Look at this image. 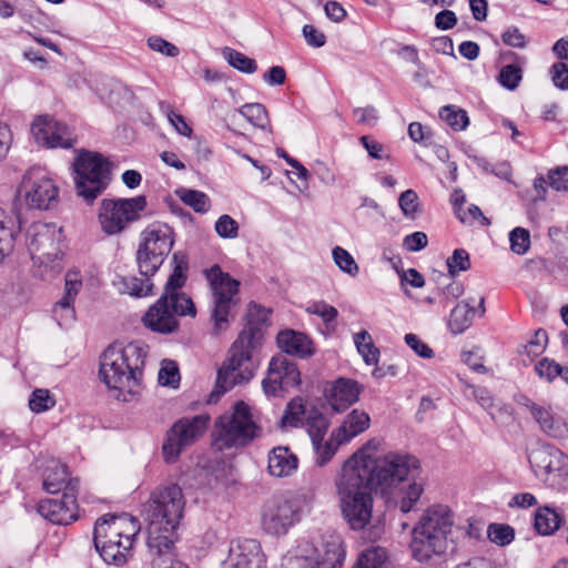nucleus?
<instances>
[{"mask_svg": "<svg viewBox=\"0 0 568 568\" xmlns=\"http://www.w3.org/2000/svg\"><path fill=\"white\" fill-rule=\"evenodd\" d=\"M475 308L468 302L458 303L450 313L449 327L454 334L468 328L474 320Z\"/></svg>", "mask_w": 568, "mask_h": 568, "instance_id": "7c9ffc66", "label": "nucleus"}, {"mask_svg": "<svg viewBox=\"0 0 568 568\" xmlns=\"http://www.w3.org/2000/svg\"><path fill=\"white\" fill-rule=\"evenodd\" d=\"M503 42L513 48L524 49L527 45V38L517 27L507 28L501 34Z\"/></svg>", "mask_w": 568, "mask_h": 568, "instance_id": "69168bd1", "label": "nucleus"}, {"mask_svg": "<svg viewBox=\"0 0 568 568\" xmlns=\"http://www.w3.org/2000/svg\"><path fill=\"white\" fill-rule=\"evenodd\" d=\"M31 133L38 144L50 149H70L75 143L71 130L49 115L37 116L32 122Z\"/></svg>", "mask_w": 568, "mask_h": 568, "instance_id": "aec40b11", "label": "nucleus"}, {"mask_svg": "<svg viewBox=\"0 0 568 568\" xmlns=\"http://www.w3.org/2000/svg\"><path fill=\"white\" fill-rule=\"evenodd\" d=\"M453 526L454 514L448 506L439 504L428 507L413 529L410 548L414 558L427 561L434 555L444 554Z\"/></svg>", "mask_w": 568, "mask_h": 568, "instance_id": "423d86ee", "label": "nucleus"}, {"mask_svg": "<svg viewBox=\"0 0 568 568\" xmlns=\"http://www.w3.org/2000/svg\"><path fill=\"white\" fill-rule=\"evenodd\" d=\"M353 460H346L335 480L342 516L352 530L364 529L372 519V489L352 469Z\"/></svg>", "mask_w": 568, "mask_h": 568, "instance_id": "39448f33", "label": "nucleus"}, {"mask_svg": "<svg viewBox=\"0 0 568 568\" xmlns=\"http://www.w3.org/2000/svg\"><path fill=\"white\" fill-rule=\"evenodd\" d=\"M398 205L406 217L414 219L415 214L419 211L417 193L412 189L404 191L398 197Z\"/></svg>", "mask_w": 568, "mask_h": 568, "instance_id": "603ef678", "label": "nucleus"}, {"mask_svg": "<svg viewBox=\"0 0 568 568\" xmlns=\"http://www.w3.org/2000/svg\"><path fill=\"white\" fill-rule=\"evenodd\" d=\"M209 417L204 415L178 420L168 432L162 446V453L166 463H174L180 454L196 442L207 427Z\"/></svg>", "mask_w": 568, "mask_h": 568, "instance_id": "4468645a", "label": "nucleus"}, {"mask_svg": "<svg viewBox=\"0 0 568 568\" xmlns=\"http://www.w3.org/2000/svg\"><path fill=\"white\" fill-rule=\"evenodd\" d=\"M142 196L132 199H103L99 206L98 220L101 230L114 235L124 231L140 217Z\"/></svg>", "mask_w": 568, "mask_h": 568, "instance_id": "ddd939ff", "label": "nucleus"}, {"mask_svg": "<svg viewBox=\"0 0 568 568\" xmlns=\"http://www.w3.org/2000/svg\"><path fill=\"white\" fill-rule=\"evenodd\" d=\"M463 385L466 389L471 392L473 398L491 416L493 415V408L495 407V398L490 390H488L486 387L481 386H475L466 381H462Z\"/></svg>", "mask_w": 568, "mask_h": 568, "instance_id": "09e8293b", "label": "nucleus"}, {"mask_svg": "<svg viewBox=\"0 0 568 568\" xmlns=\"http://www.w3.org/2000/svg\"><path fill=\"white\" fill-rule=\"evenodd\" d=\"M71 480L78 479L69 477L67 466L60 462L51 460L44 471L43 489L49 494H57L61 490L64 493L68 491L67 486Z\"/></svg>", "mask_w": 568, "mask_h": 568, "instance_id": "bb28decb", "label": "nucleus"}, {"mask_svg": "<svg viewBox=\"0 0 568 568\" xmlns=\"http://www.w3.org/2000/svg\"><path fill=\"white\" fill-rule=\"evenodd\" d=\"M354 344L367 365L378 362L379 351L375 347L372 336L367 331H361L353 336Z\"/></svg>", "mask_w": 568, "mask_h": 568, "instance_id": "473e14b6", "label": "nucleus"}, {"mask_svg": "<svg viewBox=\"0 0 568 568\" xmlns=\"http://www.w3.org/2000/svg\"><path fill=\"white\" fill-rule=\"evenodd\" d=\"M332 255L335 264L342 272L353 277L358 274L359 267L348 251L341 246H336L333 248Z\"/></svg>", "mask_w": 568, "mask_h": 568, "instance_id": "a18cd8bd", "label": "nucleus"}, {"mask_svg": "<svg viewBox=\"0 0 568 568\" xmlns=\"http://www.w3.org/2000/svg\"><path fill=\"white\" fill-rule=\"evenodd\" d=\"M427 235L420 231L408 234L403 240V247L408 252L422 251L427 246Z\"/></svg>", "mask_w": 568, "mask_h": 568, "instance_id": "774afa93", "label": "nucleus"}, {"mask_svg": "<svg viewBox=\"0 0 568 568\" xmlns=\"http://www.w3.org/2000/svg\"><path fill=\"white\" fill-rule=\"evenodd\" d=\"M140 531L136 518L129 514L104 515L98 519L94 526L93 542L97 550H103L106 558L122 560L121 556L110 555L114 542L125 538H135Z\"/></svg>", "mask_w": 568, "mask_h": 568, "instance_id": "f8f14e48", "label": "nucleus"}, {"mask_svg": "<svg viewBox=\"0 0 568 568\" xmlns=\"http://www.w3.org/2000/svg\"><path fill=\"white\" fill-rule=\"evenodd\" d=\"M82 287V281L80 278L79 272L70 271L65 274V293L63 297L55 304L53 312L58 313L59 310L65 311V316H62L61 320H73L74 318V308L72 306L75 296L80 292Z\"/></svg>", "mask_w": 568, "mask_h": 568, "instance_id": "cd10ccee", "label": "nucleus"}, {"mask_svg": "<svg viewBox=\"0 0 568 568\" xmlns=\"http://www.w3.org/2000/svg\"><path fill=\"white\" fill-rule=\"evenodd\" d=\"M278 347L286 354L307 357L313 354L312 341L303 333L285 329L277 334Z\"/></svg>", "mask_w": 568, "mask_h": 568, "instance_id": "a878e982", "label": "nucleus"}, {"mask_svg": "<svg viewBox=\"0 0 568 568\" xmlns=\"http://www.w3.org/2000/svg\"><path fill=\"white\" fill-rule=\"evenodd\" d=\"M79 480L69 481L61 500L45 499L39 503L38 513L57 525H69L78 518L77 493Z\"/></svg>", "mask_w": 568, "mask_h": 568, "instance_id": "6ab92c4d", "label": "nucleus"}, {"mask_svg": "<svg viewBox=\"0 0 568 568\" xmlns=\"http://www.w3.org/2000/svg\"><path fill=\"white\" fill-rule=\"evenodd\" d=\"M222 54L232 68L242 73L252 74L257 70L255 60L235 49L226 47L223 49Z\"/></svg>", "mask_w": 568, "mask_h": 568, "instance_id": "72a5a7b5", "label": "nucleus"}, {"mask_svg": "<svg viewBox=\"0 0 568 568\" xmlns=\"http://www.w3.org/2000/svg\"><path fill=\"white\" fill-rule=\"evenodd\" d=\"M111 163L101 154L81 151L73 162L75 190L87 202L94 201L111 182Z\"/></svg>", "mask_w": 568, "mask_h": 568, "instance_id": "9b49d317", "label": "nucleus"}, {"mask_svg": "<svg viewBox=\"0 0 568 568\" xmlns=\"http://www.w3.org/2000/svg\"><path fill=\"white\" fill-rule=\"evenodd\" d=\"M148 45L154 52L161 53L165 57L175 58L180 54V49L159 36H151L148 39Z\"/></svg>", "mask_w": 568, "mask_h": 568, "instance_id": "680f3d73", "label": "nucleus"}, {"mask_svg": "<svg viewBox=\"0 0 568 568\" xmlns=\"http://www.w3.org/2000/svg\"><path fill=\"white\" fill-rule=\"evenodd\" d=\"M361 386L356 381L341 377L326 388V398L334 412H344L358 400Z\"/></svg>", "mask_w": 568, "mask_h": 568, "instance_id": "4be33fe9", "label": "nucleus"}, {"mask_svg": "<svg viewBox=\"0 0 568 568\" xmlns=\"http://www.w3.org/2000/svg\"><path fill=\"white\" fill-rule=\"evenodd\" d=\"M347 460L354 462L352 469L372 490L379 491L404 514L415 508L424 493V483L417 478L419 462L414 456L389 453L372 458L358 452Z\"/></svg>", "mask_w": 568, "mask_h": 568, "instance_id": "f257e3e1", "label": "nucleus"}, {"mask_svg": "<svg viewBox=\"0 0 568 568\" xmlns=\"http://www.w3.org/2000/svg\"><path fill=\"white\" fill-rule=\"evenodd\" d=\"M448 273L455 276L459 272H465L470 268V257L466 250L456 248L452 256L446 261Z\"/></svg>", "mask_w": 568, "mask_h": 568, "instance_id": "8fccbe9b", "label": "nucleus"}, {"mask_svg": "<svg viewBox=\"0 0 568 568\" xmlns=\"http://www.w3.org/2000/svg\"><path fill=\"white\" fill-rule=\"evenodd\" d=\"M186 267L182 266L181 264H178L172 274L170 275L165 287H164V294L162 296H170L173 294L180 293L179 290L184 285L186 276L184 275V270Z\"/></svg>", "mask_w": 568, "mask_h": 568, "instance_id": "0e129e2a", "label": "nucleus"}, {"mask_svg": "<svg viewBox=\"0 0 568 568\" xmlns=\"http://www.w3.org/2000/svg\"><path fill=\"white\" fill-rule=\"evenodd\" d=\"M144 325L154 332L169 334L174 332L179 323L170 310L168 298L161 296L144 314Z\"/></svg>", "mask_w": 568, "mask_h": 568, "instance_id": "5701e85b", "label": "nucleus"}, {"mask_svg": "<svg viewBox=\"0 0 568 568\" xmlns=\"http://www.w3.org/2000/svg\"><path fill=\"white\" fill-rule=\"evenodd\" d=\"M19 195L31 209L49 210L58 203L59 190L40 169H32L23 175Z\"/></svg>", "mask_w": 568, "mask_h": 568, "instance_id": "2eb2a0df", "label": "nucleus"}, {"mask_svg": "<svg viewBox=\"0 0 568 568\" xmlns=\"http://www.w3.org/2000/svg\"><path fill=\"white\" fill-rule=\"evenodd\" d=\"M371 424L369 415L361 409H353L344 418L342 425L334 429V438H337L338 443H348L354 437L364 433Z\"/></svg>", "mask_w": 568, "mask_h": 568, "instance_id": "b1692460", "label": "nucleus"}, {"mask_svg": "<svg viewBox=\"0 0 568 568\" xmlns=\"http://www.w3.org/2000/svg\"><path fill=\"white\" fill-rule=\"evenodd\" d=\"M173 245L171 230L165 224L153 223L144 231V276L155 272Z\"/></svg>", "mask_w": 568, "mask_h": 568, "instance_id": "dca6fc26", "label": "nucleus"}, {"mask_svg": "<svg viewBox=\"0 0 568 568\" xmlns=\"http://www.w3.org/2000/svg\"><path fill=\"white\" fill-rule=\"evenodd\" d=\"M548 184L558 192L568 191V165L557 166L548 171Z\"/></svg>", "mask_w": 568, "mask_h": 568, "instance_id": "4d7b16f0", "label": "nucleus"}, {"mask_svg": "<svg viewBox=\"0 0 568 568\" xmlns=\"http://www.w3.org/2000/svg\"><path fill=\"white\" fill-rule=\"evenodd\" d=\"M306 312L320 316L325 324H329L338 316L337 310L324 301L314 302L306 307Z\"/></svg>", "mask_w": 568, "mask_h": 568, "instance_id": "052dcab7", "label": "nucleus"}, {"mask_svg": "<svg viewBox=\"0 0 568 568\" xmlns=\"http://www.w3.org/2000/svg\"><path fill=\"white\" fill-rule=\"evenodd\" d=\"M265 555L255 539H239L231 542L229 557L222 568H264Z\"/></svg>", "mask_w": 568, "mask_h": 568, "instance_id": "412c9836", "label": "nucleus"}, {"mask_svg": "<svg viewBox=\"0 0 568 568\" xmlns=\"http://www.w3.org/2000/svg\"><path fill=\"white\" fill-rule=\"evenodd\" d=\"M523 79V71L516 64H508L501 68L499 72V82L503 87L514 90L519 85Z\"/></svg>", "mask_w": 568, "mask_h": 568, "instance_id": "6e6d98bb", "label": "nucleus"}, {"mask_svg": "<svg viewBox=\"0 0 568 568\" xmlns=\"http://www.w3.org/2000/svg\"><path fill=\"white\" fill-rule=\"evenodd\" d=\"M387 551L381 546H372L362 551L354 568H383Z\"/></svg>", "mask_w": 568, "mask_h": 568, "instance_id": "f704fd0d", "label": "nucleus"}, {"mask_svg": "<svg viewBox=\"0 0 568 568\" xmlns=\"http://www.w3.org/2000/svg\"><path fill=\"white\" fill-rule=\"evenodd\" d=\"M527 407L529 408L534 418L539 424L542 432H545L546 434H548L552 437L561 436V429L559 426H557L555 424L554 417L549 410L545 409L544 407H541L532 402L527 404Z\"/></svg>", "mask_w": 568, "mask_h": 568, "instance_id": "e433bc0d", "label": "nucleus"}, {"mask_svg": "<svg viewBox=\"0 0 568 568\" xmlns=\"http://www.w3.org/2000/svg\"><path fill=\"white\" fill-rule=\"evenodd\" d=\"M158 381L162 386L176 388L180 384V372L178 364L171 359H164L158 374Z\"/></svg>", "mask_w": 568, "mask_h": 568, "instance_id": "49530a36", "label": "nucleus"}, {"mask_svg": "<svg viewBox=\"0 0 568 568\" xmlns=\"http://www.w3.org/2000/svg\"><path fill=\"white\" fill-rule=\"evenodd\" d=\"M343 444L338 443L337 438H334V430L328 439H320L318 443L312 444L315 450V464L320 467L326 465Z\"/></svg>", "mask_w": 568, "mask_h": 568, "instance_id": "4c0bfd02", "label": "nucleus"}, {"mask_svg": "<svg viewBox=\"0 0 568 568\" xmlns=\"http://www.w3.org/2000/svg\"><path fill=\"white\" fill-rule=\"evenodd\" d=\"M175 195L197 213H206L210 210V199L204 192L179 187L175 190Z\"/></svg>", "mask_w": 568, "mask_h": 568, "instance_id": "2f4dec72", "label": "nucleus"}, {"mask_svg": "<svg viewBox=\"0 0 568 568\" xmlns=\"http://www.w3.org/2000/svg\"><path fill=\"white\" fill-rule=\"evenodd\" d=\"M62 231L53 223H33L27 232V246L34 265L43 268L40 276L51 278L62 270L60 243Z\"/></svg>", "mask_w": 568, "mask_h": 568, "instance_id": "6e6552de", "label": "nucleus"}, {"mask_svg": "<svg viewBox=\"0 0 568 568\" xmlns=\"http://www.w3.org/2000/svg\"><path fill=\"white\" fill-rule=\"evenodd\" d=\"M55 405L54 398L48 389H34L29 398V407L34 413H42Z\"/></svg>", "mask_w": 568, "mask_h": 568, "instance_id": "3c124183", "label": "nucleus"}, {"mask_svg": "<svg viewBox=\"0 0 568 568\" xmlns=\"http://www.w3.org/2000/svg\"><path fill=\"white\" fill-rule=\"evenodd\" d=\"M258 436V427L254 423L251 409L244 402H237L232 412L220 416L213 433V447L224 450L242 447Z\"/></svg>", "mask_w": 568, "mask_h": 568, "instance_id": "9d476101", "label": "nucleus"}, {"mask_svg": "<svg viewBox=\"0 0 568 568\" xmlns=\"http://www.w3.org/2000/svg\"><path fill=\"white\" fill-rule=\"evenodd\" d=\"M312 440V444L318 443L324 439L329 427L327 417L316 407H310L303 425Z\"/></svg>", "mask_w": 568, "mask_h": 568, "instance_id": "c756f323", "label": "nucleus"}, {"mask_svg": "<svg viewBox=\"0 0 568 568\" xmlns=\"http://www.w3.org/2000/svg\"><path fill=\"white\" fill-rule=\"evenodd\" d=\"M297 521L298 513L294 503L283 497H275L263 507L262 527L271 535H284Z\"/></svg>", "mask_w": 568, "mask_h": 568, "instance_id": "a211bd4d", "label": "nucleus"}, {"mask_svg": "<svg viewBox=\"0 0 568 568\" xmlns=\"http://www.w3.org/2000/svg\"><path fill=\"white\" fill-rule=\"evenodd\" d=\"M210 287V310L215 335L226 331L235 318L240 306V282L224 272L217 264L204 270Z\"/></svg>", "mask_w": 568, "mask_h": 568, "instance_id": "0eeeda50", "label": "nucleus"}, {"mask_svg": "<svg viewBox=\"0 0 568 568\" xmlns=\"http://www.w3.org/2000/svg\"><path fill=\"white\" fill-rule=\"evenodd\" d=\"M135 538H125L122 541L114 542L113 547L110 549V555H116L121 556L122 560H113L112 558H106L103 550H97L102 558V560L106 565H114L116 567L124 566L128 560L132 557V548L134 544Z\"/></svg>", "mask_w": 568, "mask_h": 568, "instance_id": "ea45409f", "label": "nucleus"}, {"mask_svg": "<svg viewBox=\"0 0 568 568\" xmlns=\"http://www.w3.org/2000/svg\"><path fill=\"white\" fill-rule=\"evenodd\" d=\"M98 376L114 399L139 403L142 394L141 343L135 341L124 347L108 346L100 357Z\"/></svg>", "mask_w": 568, "mask_h": 568, "instance_id": "20e7f679", "label": "nucleus"}, {"mask_svg": "<svg viewBox=\"0 0 568 568\" xmlns=\"http://www.w3.org/2000/svg\"><path fill=\"white\" fill-rule=\"evenodd\" d=\"M439 116L456 131L466 129L469 119L465 110L456 109L454 105H445L439 111Z\"/></svg>", "mask_w": 568, "mask_h": 568, "instance_id": "37998d69", "label": "nucleus"}, {"mask_svg": "<svg viewBox=\"0 0 568 568\" xmlns=\"http://www.w3.org/2000/svg\"><path fill=\"white\" fill-rule=\"evenodd\" d=\"M248 322L233 342L229 357L217 372L215 389L211 398L230 390L234 385L248 382L255 374L258 361L255 351L261 346L263 331L261 324L267 320V311L250 304Z\"/></svg>", "mask_w": 568, "mask_h": 568, "instance_id": "7ed1b4c3", "label": "nucleus"}, {"mask_svg": "<svg viewBox=\"0 0 568 568\" xmlns=\"http://www.w3.org/2000/svg\"><path fill=\"white\" fill-rule=\"evenodd\" d=\"M564 521V517L549 506L539 507L535 514L534 526L542 536L552 535Z\"/></svg>", "mask_w": 568, "mask_h": 568, "instance_id": "c85d7f7f", "label": "nucleus"}, {"mask_svg": "<svg viewBox=\"0 0 568 568\" xmlns=\"http://www.w3.org/2000/svg\"><path fill=\"white\" fill-rule=\"evenodd\" d=\"M298 467L297 456L288 447L278 446L268 455L267 469L274 477H287L296 471Z\"/></svg>", "mask_w": 568, "mask_h": 568, "instance_id": "393cba45", "label": "nucleus"}, {"mask_svg": "<svg viewBox=\"0 0 568 568\" xmlns=\"http://www.w3.org/2000/svg\"><path fill=\"white\" fill-rule=\"evenodd\" d=\"M237 112L244 116L252 125L258 129H266L268 125V113L261 103H246Z\"/></svg>", "mask_w": 568, "mask_h": 568, "instance_id": "58836bf2", "label": "nucleus"}, {"mask_svg": "<svg viewBox=\"0 0 568 568\" xmlns=\"http://www.w3.org/2000/svg\"><path fill=\"white\" fill-rule=\"evenodd\" d=\"M307 410L308 408L305 407L302 398L292 399L287 404L284 414L281 418L282 426L297 427L300 425H303Z\"/></svg>", "mask_w": 568, "mask_h": 568, "instance_id": "c9c22d12", "label": "nucleus"}, {"mask_svg": "<svg viewBox=\"0 0 568 568\" xmlns=\"http://www.w3.org/2000/svg\"><path fill=\"white\" fill-rule=\"evenodd\" d=\"M165 297L168 298L170 310L174 316H195L196 310L194 303L185 293H178Z\"/></svg>", "mask_w": 568, "mask_h": 568, "instance_id": "79ce46f5", "label": "nucleus"}, {"mask_svg": "<svg viewBox=\"0 0 568 568\" xmlns=\"http://www.w3.org/2000/svg\"><path fill=\"white\" fill-rule=\"evenodd\" d=\"M271 362H280L282 365L281 367H277L276 372L278 373V369H286L284 372V381H283V387L285 389L290 387H294L300 385L301 383V374L295 363L291 362L286 356L278 355L271 359Z\"/></svg>", "mask_w": 568, "mask_h": 568, "instance_id": "c03bdc74", "label": "nucleus"}, {"mask_svg": "<svg viewBox=\"0 0 568 568\" xmlns=\"http://www.w3.org/2000/svg\"><path fill=\"white\" fill-rule=\"evenodd\" d=\"M185 499L176 484L160 486L150 494L148 501V546L155 558L151 568H162L173 562L174 532L183 517Z\"/></svg>", "mask_w": 568, "mask_h": 568, "instance_id": "f03ea898", "label": "nucleus"}, {"mask_svg": "<svg viewBox=\"0 0 568 568\" xmlns=\"http://www.w3.org/2000/svg\"><path fill=\"white\" fill-rule=\"evenodd\" d=\"M552 83L560 90H568V65L564 62H556L550 68Z\"/></svg>", "mask_w": 568, "mask_h": 568, "instance_id": "338daca9", "label": "nucleus"}, {"mask_svg": "<svg viewBox=\"0 0 568 568\" xmlns=\"http://www.w3.org/2000/svg\"><path fill=\"white\" fill-rule=\"evenodd\" d=\"M510 248L518 255L525 254L530 247V234L526 229L515 227L509 233Z\"/></svg>", "mask_w": 568, "mask_h": 568, "instance_id": "864d4df0", "label": "nucleus"}, {"mask_svg": "<svg viewBox=\"0 0 568 568\" xmlns=\"http://www.w3.org/2000/svg\"><path fill=\"white\" fill-rule=\"evenodd\" d=\"M113 287L121 295L140 297L142 294V281L135 275H116L112 281Z\"/></svg>", "mask_w": 568, "mask_h": 568, "instance_id": "a19ab883", "label": "nucleus"}, {"mask_svg": "<svg viewBox=\"0 0 568 568\" xmlns=\"http://www.w3.org/2000/svg\"><path fill=\"white\" fill-rule=\"evenodd\" d=\"M6 212L0 209V262L8 255L13 247V234L6 225Z\"/></svg>", "mask_w": 568, "mask_h": 568, "instance_id": "13d9d810", "label": "nucleus"}, {"mask_svg": "<svg viewBox=\"0 0 568 568\" xmlns=\"http://www.w3.org/2000/svg\"><path fill=\"white\" fill-rule=\"evenodd\" d=\"M281 365L280 362H270L268 364L267 375L262 382L263 390L267 396H278L280 393L285 389L276 372L277 367H281Z\"/></svg>", "mask_w": 568, "mask_h": 568, "instance_id": "de8ad7c7", "label": "nucleus"}, {"mask_svg": "<svg viewBox=\"0 0 568 568\" xmlns=\"http://www.w3.org/2000/svg\"><path fill=\"white\" fill-rule=\"evenodd\" d=\"M490 541L499 546H506L514 540V529L508 525L493 524L488 527Z\"/></svg>", "mask_w": 568, "mask_h": 568, "instance_id": "5fc2aeb1", "label": "nucleus"}, {"mask_svg": "<svg viewBox=\"0 0 568 568\" xmlns=\"http://www.w3.org/2000/svg\"><path fill=\"white\" fill-rule=\"evenodd\" d=\"M528 460L535 475L544 481L568 475V456L555 446L542 445L532 449Z\"/></svg>", "mask_w": 568, "mask_h": 568, "instance_id": "f3484780", "label": "nucleus"}, {"mask_svg": "<svg viewBox=\"0 0 568 568\" xmlns=\"http://www.w3.org/2000/svg\"><path fill=\"white\" fill-rule=\"evenodd\" d=\"M346 551L341 536L332 534L323 539L321 548L303 541L282 558V568H342Z\"/></svg>", "mask_w": 568, "mask_h": 568, "instance_id": "1a4fd4ad", "label": "nucleus"}, {"mask_svg": "<svg viewBox=\"0 0 568 568\" xmlns=\"http://www.w3.org/2000/svg\"><path fill=\"white\" fill-rule=\"evenodd\" d=\"M215 231L223 239H235L239 234V223L230 215L224 214L216 221Z\"/></svg>", "mask_w": 568, "mask_h": 568, "instance_id": "e2e57ef3", "label": "nucleus"}, {"mask_svg": "<svg viewBox=\"0 0 568 568\" xmlns=\"http://www.w3.org/2000/svg\"><path fill=\"white\" fill-rule=\"evenodd\" d=\"M535 372L550 383L560 375L561 365L554 359L542 358L535 365Z\"/></svg>", "mask_w": 568, "mask_h": 568, "instance_id": "bf43d9fd", "label": "nucleus"}]
</instances>
